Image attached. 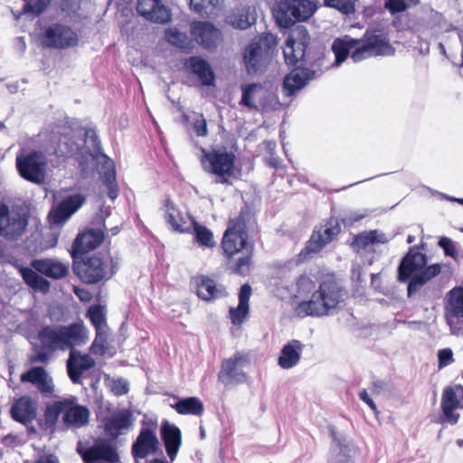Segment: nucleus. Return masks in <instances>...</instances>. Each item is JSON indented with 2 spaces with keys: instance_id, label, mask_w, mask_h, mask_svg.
<instances>
[{
  "instance_id": "nucleus-1",
  "label": "nucleus",
  "mask_w": 463,
  "mask_h": 463,
  "mask_svg": "<svg viewBox=\"0 0 463 463\" xmlns=\"http://www.w3.org/2000/svg\"><path fill=\"white\" fill-rule=\"evenodd\" d=\"M100 144L93 130H86L75 118L66 117L60 125V156L78 160L83 177L89 175V159H98Z\"/></svg>"
},
{
  "instance_id": "nucleus-2",
  "label": "nucleus",
  "mask_w": 463,
  "mask_h": 463,
  "mask_svg": "<svg viewBox=\"0 0 463 463\" xmlns=\"http://www.w3.org/2000/svg\"><path fill=\"white\" fill-rule=\"evenodd\" d=\"M354 48L355 49L352 52L351 58L354 62L373 56L392 55L394 52V49L382 34L366 33L362 39H335L332 44L335 56V65H340Z\"/></svg>"
},
{
  "instance_id": "nucleus-3",
  "label": "nucleus",
  "mask_w": 463,
  "mask_h": 463,
  "mask_svg": "<svg viewBox=\"0 0 463 463\" xmlns=\"http://www.w3.org/2000/svg\"><path fill=\"white\" fill-rule=\"evenodd\" d=\"M426 264V255L419 252L415 246L410 248L408 253L402 258L398 267V279L401 282H406L411 279L408 285L409 296L417 292L424 284L440 273L439 264L428 267Z\"/></svg>"
},
{
  "instance_id": "nucleus-4",
  "label": "nucleus",
  "mask_w": 463,
  "mask_h": 463,
  "mask_svg": "<svg viewBox=\"0 0 463 463\" xmlns=\"http://www.w3.org/2000/svg\"><path fill=\"white\" fill-rule=\"evenodd\" d=\"M345 295L344 290L336 282L323 281L318 289L313 292L310 300L298 305L296 312L300 317L328 316L344 301Z\"/></svg>"
},
{
  "instance_id": "nucleus-5",
  "label": "nucleus",
  "mask_w": 463,
  "mask_h": 463,
  "mask_svg": "<svg viewBox=\"0 0 463 463\" xmlns=\"http://www.w3.org/2000/svg\"><path fill=\"white\" fill-rule=\"evenodd\" d=\"M277 44L278 41L275 35L265 33L247 45L243 53L247 72L257 74L264 71L269 62L272 50Z\"/></svg>"
},
{
  "instance_id": "nucleus-6",
  "label": "nucleus",
  "mask_w": 463,
  "mask_h": 463,
  "mask_svg": "<svg viewBox=\"0 0 463 463\" xmlns=\"http://www.w3.org/2000/svg\"><path fill=\"white\" fill-rule=\"evenodd\" d=\"M117 265L118 260L108 255L94 254L74 265L73 270L85 283L95 284L111 278Z\"/></svg>"
},
{
  "instance_id": "nucleus-7",
  "label": "nucleus",
  "mask_w": 463,
  "mask_h": 463,
  "mask_svg": "<svg viewBox=\"0 0 463 463\" xmlns=\"http://www.w3.org/2000/svg\"><path fill=\"white\" fill-rule=\"evenodd\" d=\"M201 163L203 169L208 174L215 175V183L230 184L229 179L234 174L235 156L223 149L212 151L202 150Z\"/></svg>"
},
{
  "instance_id": "nucleus-8",
  "label": "nucleus",
  "mask_w": 463,
  "mask_h": 463,
  "mask_svg": "<svg viewBox=\"0 0 463 463\" xmlns=\"http://www.w3.org/2000/svg\"><path fill=\"white\" fill-rule=\"evenodd\" d=\"M248 233L246 232L245 220L241 213L237 218L231 220L229 226L223 235L222 246L228 258L244 250H253V246L247 242Z\"/></svg>"
},
{
  "instance_id": "nucleus-9",
  "label": "nucleus",
  "mask_w": 463,
  "mask_h": 463,
  "mask_svg": "<svg viewBox=\"0 0 463 463\" xmlns=\"http://www.w3.org/2000/svg\"><path fill=\"white\" fill-rule=\"evenodd\" d=\"M411 29L419 38L428 40L440 33L454 30V26L441 13L430 9L414 22Z\"/></svg>"
},
{
  "instance_id": "nucleus-10",
  "label": "nucleus",
  "mask_w": 463,
  "mask_h": 463,
  "mask_svg": "<svg viewBox=\"0 0 463 463\" xmlns=\"http://www.w3.org/2000/svg\"><path fill=\"white\" fill-rule=\"evenodd\" d=\"M27 226L25 213L18 208H8L5 204H0V236L6 240H17Z\"/></svg>"
},
{
  "instance_id": "nucleus-11",
  "label": "nucleus",
  "mask_w": 463,
  "mask_h": 463,
  "mask_svg": "<svg viewBox=\"0 0 463 463\" xmlns=\"http://www.w3.org/2000/svg\"><path fill=\"white\" fill-rule=\"evenodd\" d=\"M16 165L22 177L35 184L43 183L46 160L43 154L33 152L24 156H18Z\"/></svg>"
},
{
  "instance_id": "nucleus-12",
  "label": "nucleus",
  "mask_w": 463,
  "mask_h": 463,
  "mask_svg": "<svg viewBox=\"0 0 463 463\" xmlns=\"http://www.w3.org/2000/svg\"><path fill=\"white\" fill-rule=\"evenodd\" d=\"M248 364V355L241 353L234 354L228 359L223 360L221 370L218 373V380L224 385L246 382L247 373L243 369Z\"/></svg>"
},
{
  "instance_id": "nucleus-13",
  "label": "nucleus",
  "mask_w": 463,
  "mask_h": 463,
  "mask_svg": "<svg viewBox=\"0 0 463 463\" xmlns=\"http://www.w3.org/2000/svg\"><path fill=\"white\" fill-rule=\"evenodd\" d=\"M309 39L307 29L302 25L297 26L291 31L283 48L284 58L288 64L295 65L305 58Z\"/></svg>"
},
{
  "instance_id": "nucleus-14",
  "label": "nucleus",
  "mask_w": 463,
  "mask_h": 463,
  "mask_svg": "<svg viewBox=\"0 0 463 463\" xmlns=\"http://www.w3.org/2000/svg\"><path fill=\"white\" fill-rule=\"evenodd\" d=\"M445 317L451 333L463 335V288H455L449 292Z\"/></svg>"
},
{
  "instance_id": "nucleus-15",
  "label": "nucleus",
  "mask_w": 463,
  "mask_h": 463,
  "mask_svg": "<svg viewBox=\"0 0 463 463\" xmlns=\"http://www.w3.org/2000/svg\"><path fill=\"white\" fill-rule=\"evenodd\" d=\"M40 344H33V354L28 356L30 364L45 363L50 354L58 347V330L55 326L43 327L38 335Z\"/></svg>"
},
{
  "instance_id": "nucleus-16",
  "label": "nucleus",
  "mask_w": 463,
  "mask_h": 463,
  "mask_svg": "<svg viewBox=\"0 0 463 463\" xmlns=\"http://www.w3.org/2000/svg\"><path fill=\"white\" fill-rule=\"evenodd\" d=\"M441 410L444 421L449 424H456L459 414L455 413L456 409H463V386L456 384L444 388L441 397Z\"/></svg>"
},
{
  "instance_id": "nucleus-17",
  "label": "nucleus",
  "mask_w": 463,
  "mask_h": 463,
  "mask_svg": "<svg viewBox=\"0 0 463 463\" xmlns=\"http://www.w3.org/2000/svg\"><path fill=\"white\" fill-rule=\"evenodd\" d=\"M137 13L148 21L166 24L171 19V12L162 0H138Z\"/></svg>"
},
{
  "instance_id": "nucleus-18",
  "label": "nucleus",
  "mask_w": 463,
  "mask_h": 463,
  "mask_svg": "<svg viewBox=\"0 0 463 463\" xmlns=\"http://www.w3.org/2000/svg\"><path fill=\"white\" fill-rule=\"evenodd\" d=\"M340 232L338 221L331 219L326 225L315 231L307 241L306 250L308 253L318 252Z\"/></svg>"
},
{
  "instance_id": "nucleus-19",
  "label": "nucleus",
  "mask_w": 463,
  "mask_h": 463,
  "mask_svg": "<svg viewBox=\"0 0 463 463\" xmlns=\"http://www.w3.org/2000/svg\"><path fill=\"white\" fill-rule=\"evenodd\" d=\"M69 401H60V412L64 411L62 415L63 423L67 427L71 428H80L88 424L90 411L83 405H71L67 408Z\"/></svg>"
},
{
  "instance_id": "nucleus-20",
  "label": "nucleus",
  "mask_w": 463,
  "mask_h": 463,
  "mask_svg": "<svg viewBox=\"0 0 463 463\" xmlns=\"http://www.w3.org/2000/svg\"><path fill=\"white\" fill-rule=\"evenodd\" d=\"M191 33L199 44L209 50L215 48L221 40L220 31L209 22L194 23Z\"/></svg>"
},
{
  "instance_id": "nucleus-21",
  "label": "nucleus",
  "mask_w": 463,
  "mask_h": 463,
  "mask_svg": "<svg viewBox=\"0 0 463 463\" xmlns=\"http://www.w3.org/2000/svg\"><path fill=\"white\" fill-rule=\"evenodd\" d=\"M20 381L35 385L39 392L44 396H49L54 392L55 386L52 378L42 366L32 367L29 371L21 374Z\"/></svg>"
},
{
  "instance_id": "nucleus-22",
  "label": "nucleus",
  "mask_w": 463,
  "mask_h": 463,
  "mask_svg": "<svg viewBox=\"0 0 463 463\" xmlns=\"http://www.w3.org/2000/svg\"><path fill=\"white\" fill-rule=\"evenodd\" d=\"M315 77V71L306 68H296L285 77L283 81V92L287 96H293Z\"/></svg>"
},
{
  "instance_id": "nucleus-23",
  "label": "nucleus",
  "mask_w": 463,
  "mask_h": 463,
  "mask_svg": "<svg viewBox=\"0 0 463 463\" xmlns=\"http://www.w3.org/2000/svg\"><path fill=\"white\" fill-rule=\"evenodd\" d=\"M158 439L156 433L148 429L141 430L138 437L132 446V454L135 459L145 458L156 451Z\"/></svg>"
},
{
  "instance_id": "nucleus-24",
  "label": "nucleus",
  "mask_w": 463,
  "mask_h": 463,
  "mask_svg": "<svg viewBox=\"0 0 463 463\" xmlns=\"http://www.w3.org/2000/svg\"><path fill=\"white\" fill-rule=\"evenodd\" d=\"M133 414L128 410H120L105 420V430L113 439L118 438L133 424Z\"/></svg>"
},
{
  "instance_id": "nucleus-25",
  "label": "nucleus",
  "mask_w": 463,
  "mask_h": 463,
  "mask_svg": "<svg viewBox=\"0 0 463 463\" xmlns=\"http://www.w3.org/2000/svg\"><path fill=\"white\" fill-rule=\"evenodd\" d=\"M94 365L95 361L89 354L72 349L67 361L69 377L74 383H79L81 374Z\"/></svg>"
},
{
  "instance_id": "nucleus-26",
  "label": "nucleus",
  "mask_w": 463,
  "mask_h": 463,
  "mask_svg": "<svg viewBox=\"0 0 463 463\" xmlns=\"http://www.w3.org/2000/svg\"><path fill=\"white\" fill-rule=\"evenodd\" d=\"M39 33L37 41L43 48L55 49L58 47V21L52 17L50 21L43 17L38 21Z\"/></svg>"
},
{
  "instance_id": "nucleus-27",
  "label": "nucleus",
  "mask_w": 463,
  "mask_h": 463,
  "mask_svg": "<svg viewBox=\"0 0 463 463\" xmlns=\"http://www.w3.org/2000/svg\"><path fill=\"white\" fill-rule=\"evenodd\" d=\"M87 339L82 324L75 323L69 326H60V348L68 349L84 343Z\"/></svg>"
},
{
  "instance_id": "nucleus-28",
  "label": "nucleus",
  "mask_w": 463,
  "mask_h": 463,
  "mask_svg": "<svg viewBox=\"0 0 463 463\" xmlns=\"http://www.w3.org/2000/svg\"><path fill=\"white\" fill-rule=\"evenodd\" d=\"M304 345L298 340H291L281 349L278 358L279 365L283 369H290L298 364Z\"/></svg>"
},
{
  "instance_id": "nucleus-29",
  "label": "nucleus",
  "mask_w": 463,
  "mask_h": 463,
  "mask_svg": "<svg viewBox=\"0 0 463 463\" xmlns=\"http://www.w3.org/2000/svg\"><path fill=\"white\" fill-rule=\"evenodd\" d=\"M161 434L167 455L171 461H173L175 458L181 445V431L175 425L165 421L162 425Z\"/></svg>"
},
{
  "instance_id": "nucleus-30",
  "label": "nucleus",
  "mask_w": 463,
  "mask_h": 463,
  "mask_svg": "<svg viewBox=\"0 0 463 463\" xmlns=\"http://www.w3.org/2000/svg\"><path fill=\"white\" fill-rule=\"evenodd\" d=\"M103 240L104 232L101 229H89L76 238L74 246L78 251L86 252L96 249Z\"/></svg>"
},
{
  "instance_id": "nucleus-31",
  "label": "nucleus",
  "mask_w": 463,
  "mask_h": 463,
  "mask_svg": "<svg viewBox=\"0 0 463 463\" xmlns=\"http://www.w3.org/2000/svg\"><path fill=\"white\" fill-rule=\"evenodd\" d=\"M86 196L81 194H70L60 201V227L85 203Z\"/></svg>"
},
{
  "instance_id": "nucleus-32",
  "label": "nucleus",
  "mask_w": 463,
  "mask_h": 463,
  "mask_svg": "<svg viewBox=\"0 0 463 463\" xmlns=\"http://www.w3.org/2000/svg\"><path fill=\"white\" fill-rule=\"evenodd\" d=\"M11 414L14 420L24 424L31 422L35 417V410L27 396L18 399L12 406Z\"/></svg>"
},
{
  "instance_id": "nucleus-33",
  "label": "nucleus",
  "mask_w": 463,
  "mask_h": 463,
  "mask_svg": "<svg viewBox=\"0 0 463 463\" xmlns=\"http://www.w3.org/2000/svg\"><path fill=\"white\" fill-rule=\"evenodd\" d=\"M251 294V288L248 284H244L240 290L239 305L236 308L230 309V317L234 325H240L249 313V299Z\"/></svg>"
},
{
  "instance_id": "nucleus-34",
  "label": "nucleus",
  "mask_w": 463,
  "mask_h": 463,
  "mask_svg": "<svg viewBox=\"0 0 463 463\" xmlns=\"http://www.w3.org/2000/svg\"><path fill=\"white\" fill-rule=\"evenodd\" d=\"M187 66L192 72L198 77L203 85L211 86L213 84V72L208 62L203 59L200 57H191L187 61Z\"/></svg>"
},
{
  "instance_id": "nucleus-35",
  "label": "nucleus",
  "mask_w": 463,
  "mask_h": 463,
  "mask_svg": "<svg viewBox=\"0 0 463 463\" xmlns=\"http://www.w3.org/2000/svg\"><path fill=\"white\" fill-rule=\"evenodd\" d=\"M295 8L294 0H283L279 3L275 16L281 27L288 28L297 22Z\"/></svg>"
},
{
  "instance_id": "nucleus-36",
  "label": "nucleus",
  "mask_w": 463,
  "mask_h": 463,
  "mask_svg": "<svg viewBox=\"0 0 463 463\" xmlns=\"http://www.w3.org/2000/svg\"><path fill=\"white\" fill-rule=\"evenodd\" d=\"M101 156L105 160L104 168L106 170L104 171L102 175V181L104 184L109 189V196L114 200L117 198L118 194V186L116 183V171H115V165L113 161H111L109 157H107L105 155L101 154L99 152V155L98 156Z\"/></svg>"
},
{
  "instance_id": "nucleus-37",
  "label": "nucleus",
  "mask_w": 463,
  "mask_h": 463,
  "mask_svg": "<svg viewBox=\"0 0 463 463\" xmlns=\"http://www.w3.org/2000/svg\"><path fill=\"white\" fill-rule=\"evenodd\" d=\"M222 0H190V7L201 16L217 15L222 8Z\"/></svg>"
},
{
  "instance_id": "nucleus-38",
  "label": "nucleus",
  "mask_w": 463,
  "mask_h": 463,
  "mask_svg": "<svg viewBox=\"0 0 463 463\" xmlns=\"http://www.w3.org/2000/svg\"><path fill=\"white\" fill-rule=\"evenodd\" d=\"M265 90L261 84L252 83L242 87V97L241 103L249 109H257V99L265 96Z\"/></svg>"
},
{
  "instance_id": "nucleus-39",
  "label": "nucleus",
  "mask_w": 463,
  "mask_h": 463,
  "mask_svg": "<svg viewBox=\"0 0 463 463\" xmlns=\"http://www.w3.org/2000/svg\"><path fill=\"white\" fill-rule=\"evenodd\" d=\"M223 288H217L213 280L202 279L197 287V295L203 300H211L225 295Z\"/></svg>"
},
{
  "instance_id": "nucleus-40",
  "label": "nucleus",
  "mask_w": 463,
  "mask_h": 463,
  "mask_svg": "<svg viewBox=\"0 0 463 463\" xmlns=\"http://www.w3.org/2000/svg\"><path fill=\"white\" fill-rule=\"evenodd\" d=\"M165 219L175 231L184 232L189 230L190 224L186 225L187 222L169 200L165 202Z\"/></svg>"
},
{
  "instance_id": "nucleus-41",
  "label": "nucleus",
  "mask_w": 463,
  "mask_h": 463,
  "mask_svg": "<svg viewBox=\"0 0 463 463\" xmlns=\"http://www.w3.org/2000/svg\"><path fill=\"white\" fill-rule=\"evenodd\" d=\"M58 421V402H48L46 404L43 419L41 420L40 426L43 430L49 431L51 435L56 431V423Z\"/></svg>"
},
{
  "instance_id": "nucleus-42",
  "label": "nucleus",
  "mask_w": 463,
  "mask_h": 463,
  "mask_svg": "<svg viewBox=\"0 0 463 463\" xmlns=\"http://www.w3.org/2000/svg\"><path fill=\"white\" fill-rule=\"evenodd\" d=\"M172 407L180 414L201 415L203 411V402L196 397H189L180 400Z\"/></svg>"
},
{
  "instance_id": "nucleus-43",
  "label": "nucleus",
  "mask_w": 463,
  "mask_h": 463,
  "mask_svg": "<svg viewBox=\"0 0 463 463\" xmlns=\"http://www.w3.org/2000/svg\"><path fill=\"white\" fill-rule=\"evenodd\" d=\"M24 5L22 12L15 15L16 19H19L22 14L29 15L32 18L39 16L46 10L51 0H24Z\"/></svg>"
},
{
  "instance_id": "nucleus-44",
  "label": "nucleus",
  "mask_w": 463,
  "mask_h": 463,
  "mask_svg": "<svg viewBox=\"0 0 463 463\" xmlns=\"http://www.w3.org/2000/svg\"><path fill=\"white\" fill-rule=\"evenodd\" d=\"M23 278L31 288L43 293L49 290L50 283L42 276L31 269H24L22 271Z\"/></svg>"
},
{
  "instance_id": "nucleus-45",
  "label": "nucleus",
  "mask_w": 463,
  "mask_h": 463,
  "mask_svg": "<svg viewBox=\"0 0 463 463\" xmlns=\"http://www.w3.org/2000/svg\"><path fill=\"white\" fill-rule=\"evenodd\" d=\"M191 224L194 228L195 239L201 245L210 248L215 245L213 232L209 229L197 223L194 220L192 221Z\"/></svg>"
},
{
  "instance_id": "nucleus-46",
  "label": "nucleus",
  "mask_w": 463,
  "mask_h": 463,
  "mask_svg": "<svg viewBox=\"0 0 463 463\" xmlns=\"http://www.w3.org/2000/svg\"><path fill=\"white\" fill-rule=\"evenodd\" d=\"M104 383L109 390L117 396L124 395L128 392V383L123 378H114L109 374H105Z\"/></svg>"
},
{
  "instance_id": "nucleus-47",
  "label": "nucleus",
  "mask_w": 463,
  "mask_h": 463,
  "mask_svg": "<svg viewBox=\"0 0 463 463\" xmlns=\"http://www.w3.org/2000/svg\"><path fill=\"white\" fill-rule=\"evenodd\" d=\"M32 266L35 270L47 277L58 278V264L51 260H35L32 262Z\"/></svg>"
},
{
  "instance_id": "nucleus-48",
  "label": "nucleus",
  "mask_w": 463,
  "mask_h": 463,
  "mask_svg": "<svg viewBox=\"0 0 463 463\" xmlns=\"http://www.w3.org/2000/svg\"><path fill=\"white\" fill-rule=\"evenodd\" d=\"M297 11V21H305L308 19L316 11V5L309 0H294Z\"/></svg>"
},
{
  "instance_id": "nucleus-49",
  "label": "nucleus",
  "mask_w": 463,
  "mask_h": 463,
  "mask_svg": "<svg viewBox=\"0 0 463 463\" xmlns=\"http://www.w3.org/2000/svg\"><path fill=\"white\" fill-rule=\"evenodd\" d=\"M420 2V0H386L384 3V7L392 14H395L418 5Z\"/></svg>"
},
{
  "instance_id": "nucleus-50",
  "label": "nucleus",
  "mask_w": 463,
  "mask_h": 463,
  "mask_svg": "<svg viewBox=\"0 0 463 463\" xmlns=\"http://www.w3.org/2000/svg\"><path fill=\"white\" fill-rule=\"evenodd\" d=\"M108 327L96 329V337L91 345V351L96 354H103L108 349Z\"/></svg>"
},
{
  "instance_id": "nucleus-51",
  "label": "nucleus",
  "mask_w": 463,
  "mask_h": 463,
  "mask_svg": "<svg viewBox=\"0 0 463 463\" xmlns=\"http://www.w3.org/2000/svg\"><path fill=\"white\" fill-rule=\"evenodd\" d=\"M229 23L235 28L247 29L252 22L249 18L248 11L242 9L233 12L228 16Z\"/></svg>"
},
{
  "instance_id": "nucleus-52",
  "label": "nucleus",
  "mask_w": 463,
  "mask_h": 463,
  "mask_svg": "<svg viewBox=\"0 0 463 463\" xmlns=\"http://www.w3.org/2000/svg\"><path fill=\"white\" fill-rule=\"evenodd\" d=\"M78 42L79 38L74 31L70 27L60 26V49L74 47Z\"/></svg>"
},
{
  "instance_id": "nucleus-53",
  "label": "nucleus",
  "mask_w": 463,
  "mask_h": 463,
  "mask_svg": "<svg viewBox=\"0 0 463 463\" xmlns=\"http://www.w3.org/2000/svg\"><path fill=\"white\" fill-rule=\"evenodd\" d=\"M166 41L178 48H185L188 44L187 35L177 29L169 28L165 31Z\"/></svg>"
},
{
  "instance_id": "nucleus-54",
  "label": "nucleus",
  "mask_w": 463,
  "mask_h": 463,
  "mask_svg": "<svg viewBox=\"0 0 463 463\" xmlns=\"http://www.w3.org/2000/svg\"><path fill=\"white\" fill-rule=\"evenodd\" d=\"M89 316L95 329H100L107 326L105 308L101 306L91 307L89 309Z\"/></svg>"
},
{
  "instance_id": "nucleus-55",
  "label": "nucleus",
  "mask_w": 463,
  "mask_h": 463,
  "mask_svg": "<svg viewBox=\"0 0 463 463\" xmlns=\"http://www.w3.org/2000/svg\"><path fill=\"white\" fill-rule=\"evenodd\" d=\"M252 251L244 252V255L231 268L233 273L245 276L250 270Z\"/></svg>"
},
{
  "instance_id": "nucleus-56",
  "label": "nucleus",
  "mask_w": 463,
  "mask_h": 463,
  "mask_svg": "<svg viewBox=\"0 0 463 463\" xmlns=\"http://www.w3.org/2000/svg\"><path fill=\"white\" fill-rule=\"evenodd\" d=\"M297 292L298 297H304L315 289V282L307 275H301L297 282Z\"/></svg>"
},
{
  "instance_id": "nucleus-57",
  "label": "nucleus",
  "mask_w": 463,
  "mask_h": 463,
  "mask_svg": "<svg viewBox=\"0 0 463 463\" xmlns=\"http://www.w3.org/2000/svg\"><path fill=\"white\" fill-rule=\"evenodd\" d=\"M327 6L334 7L343 14H350L354 11L355 0H325Z\"/></svg>"
},
{
  "instance_id": "nucleus-58",
  "label": "nucleus",
  "mask_w": 463,
  "mask_h": 463,
  "mask_svg": "<svg viewBox=\"0 0 463 463\" xmlns=\"http://www.w3.org/2000/svg\"><path fill=\"white\" fill-rule=\"evenodd\" d=\"M438 245L443 249L445 255L449 256L453 259H457L458 251L457 250L455 242L448 237H440Z\"/></svg>"
},
{
  "instance_id": "nucleus-59",
  "label": "nucleus",
  "mask_w": 463,
  "mask_h": 463,
  "mask_svg": "<svg viewBox=\"0 0 463 463\" xmlns=\"http://www.w3.org/2000/svg\"><path fill=\"white\" fill-rule=\"evenodd\" d=\"M369 245H373L370 232H362L356 235L352 244L354 250L357 251L362 249H365Z\"/></svg>"
},
{
  "instance_id": "nucleus-60",
  "label": "nucleus",
  "mask_w": 463,
  "mask_h": 463,
  "mask_svg": "<svg viewBox=\"0 0 463 463\" xmlns=\"http://www.w3.org/2000/svg\"><path fill=\"white\" fill-rule=\"evenodd\" d=\"M194 130L197 136L204 137L208 133L207 123L202 114H194L193 118Z\"/></svg>"
},
{
  "instance_id": "nucleus-61",
  "label": "nucleus",
  "mask_w": 463,
  "mask_h": 463,
  "mask_svg": "<svg viewBox=\"0 0 463 463\" xmlns=\"http://www.w3.org/2000/svg\"><path fill=\"white\" fill-rule=\"evenodd\" d=\"M439 365L440 368L445 367L452 363L453 353L449 348L442 349L439 352Z\"/></svg>"
},
{
  "instance_id": "nucleus-62",
  "label": "nucleus",
  "mask_w": 463,
  "mask_h": 463,
  "mask_svg": "<svg viewBox=\"0 0 463 463\" xmlns=\"http://www.w3.org/2000/svg\"><path fill=\"white\" fill-rule=\"evenodd\" d=\"M370 234L372 237L373 244H375V243L383 244V243L388 242V241H389L383 232H378L376 230L370 231Z\"/></svg>"
},
{
  "instance_id": "nucleus-63",
  "label": "nucleus",
  "mask_w": 463,
  "mask_h": 463,
  "mask_svg": "<svg viewBox=\"0 0 463 463\" xmlns=\"http://www.w3.org/2000/svg\"><path fill=\"white\" fill-rule=\"evenodd\" d=\"M389 391V387L386 383L377 381L373 383L372 392L373 394H382Z\"/></svg>"
},
{
  "instance_id": "nucleus-64",
  "label": "nucleus",
  "mask_w": 463,
  "mask_h": 463,
  "mask_svg": "<svg viewBox=\"0 0 463 463\" xmlns=\"http://www.w3.org/2000/svg\"><path fill=\"white\" fill-rule=\"evenodd\" d=\"M73 291L83 302H89L91 299V294L85 288L73 286Z\"/></svg>"
}]
</instances>
